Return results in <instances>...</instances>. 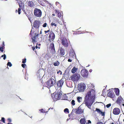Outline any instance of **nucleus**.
Instances as JSON below:
<instances>
[{"instance_id":"obj_5","label":"nucleus","mask_w":124,"mask_h":124,"mask_svg":"<svg viewBox=\"0 0 124 124\" xmlns=\"http://www.w3.org/2000/svg\"><path fill=\"white\" fill-rule=\"evenodd\" d=\"M42 12L41 10L37 8H35L34 11V15L36 17H40L42 15Z\"/></svg>"},{"instance_id":"obj_42","label":"nucleus","mask_w":124,"mask_h":124,"mask_svg":"<svg viewBox=\"0 0 124 124\" xmlns=\"http://www.w3.org/2000/svg\"><path fill=\"white\" fill-rule=\"evenodd\" d=\"M96 124H105L103 123L102 122H101V121H99V122H97Z\"/></svg>"},{"instance_id":"obj_35","label":"nucleus","mask_w":124,"mask_h":124,"mask_svg":"<svg viewBox=\"0 0 124 124\" xmlns=\"http://www.w3.org/2000/svg\"><path fill=\"white\" fill-rule=\"evenodd\" d=\"M3 56H4L3 58V59L4 60H5L6 58V55L5 54H4L3 55H2L1 56L2 57Z\"/></svg>"},{"instance_id":"obj_36","label":"nucleus","mask_w":124,"mask_h":124,"mask_svg":"<svg viewBox=\"0 0 124 124\" xmlns=\"http://www.w3.org/2000/svg\"><path fill=\"white\" fill-rule=\"evenodd\" d=\"M1 121H2L4 123H5V119L4 117H2V118Z\"/></svg>"},{"instance_id":"obj_20","label":"nucleus","mask_w":124,"mask_h":124,"mask_svg":"<svg viewBox=\"0 0 124 124\" xmlns=\"http://www.w3.org/2000/svg\"><path fill=\"white\" fill-rule=\"evenodd\" d=\"M114 93L113 92L110 91L108 94V95L109 97L110 98H113L114 97Z\"/></svg>"},{"instance_id":"obj_19","label":"nucleus","mask_w":124,"mask_h":124,"mask_svg":"<svg viewBox=\"0 0 124 124\" xmlns=\"http://www.w3.org/2000/svg\"><path fill=\"white\" fill-rule=\"evenodd\" d=\"M123 100V99L121 97H118L117 101V103L119 104L121 103V101H122Z\"/></svg>"},{"instance_id":"obj_16","label":"nucleus","mask_w":124,"mask_h":124,"mask_svg":"<svg viewBox=\"0 0 124 124\" xmlns=\"http://www.w3.org/2000/svg\"><path fill=\"white\" fill-rule=\"evenodd\" d=\"M50 47L52 53L54 54L55 53V51L54 48V44L53 43L51 44L50 45Z\"/></svg>"},{"instance_id":"obj_52","label":"nucleus","mask_w":124,"mask_h":124,"mask_svg":"<svg viewBox=\"0 0 124 124\" xmlns=\"http://www.w3.org/2000/svg\"><path fill=\"white\" fill-rule=\"evenodd\" d=\"M92 71V69H90L89 70V72H91Z\"/></svg>"},{"instance_id":"obj_17","label":"nucleus","mask_w":124,"mask_h":124,"mask_svg":"<svg viewBox=\"0 0 124 124\" xmlns=\"http://www.w3.org/2000/svg\"><path fill=\"white\" fill-rule=\"evenodd\" d=\"M60 54L61 56H62L64 55L65 54V50L62 47H61L60 48Z\"/></svg>"},{"instance_id":"obj_46","label":"nucleus","mask_w":124,"mask_h":124,"mask_svg":"<svg viewBox=\"0 0 124 124\" xmlns=\"http://www.w3.org/2000/svg\"><path fill=\"white\" fill-rule=\"evenodd\" d=\"M5 46V45L4 44V41H3L2 42V47H4V46Z\"/></svg>"},{"instance_id":"obj_49","label":"nucleus","mask_w":124,"mask_h":124,"mask_svg":"<svg viewBox=\"0 0 124 124\" xmlns=\"http://www.w3.org/2000/svg\"><path fill=\"white\" fill-rule=\"evenodd\" d=\"M68 62H71L72 61V60L70 59H68Z\"/></svg>"},{"instance_id":"obj_2","label":"nucleus","mask_w":124,"mask_h":124,"mask_svg":"<svg viewBox=\"0 0 124 124\" xmlns=\"http://www.w3.org/2000/svg\"><path fill=\"white\" fill-rule=\"evenodd\" d=\"M44 32L45 34L49 32L47 35L49 41L51 42L54 40L55 38V35L53 31H50V29H49L47 31H45Z\"/></svg>"},{"instance_id":"obj_33","label":"nucleus","mask_w":124,"mask_h":124,"mask_svg":"<svg viewBox=\"0 0 124 124\" xmlns=\"http://www.w3.org/2000/svg\"><path fill=\"white\" fill-rule=\"evenodd\" d=\"M81 99V98L80 97H78L77 98V100L79 102H80V100Z\"/></svg>"},{"instance_id":"obj_57","label":"nucleus","mask_w":124,"mask_h":124,"mask_svg":"<svg viewBox=\"0 0 124 124\" xmlns=\"http://www.w3.org/2000/svg\"><path fill=\"white\" fill-rule=\"evenodd\" d=\"M110 124H114L113 123H110Z\"/></svg>"},{"instance_id":"obj_28","label":"nucleus","mask_w":124,"mask_h":124,"mask_svg":"<svg viewBox=\"0 0 124 124\" xmlns=\"http://www.w3.org/2000/svg\"><path fill=\"white\" fill-rule=\"evenodd\" d=\"M83 111L81 109H79L77 110L76 111V113L77 114H81L83 112Z\"/></svg>"},{"instance_id":"obj_1","label":"nucleus","mask_w":124,"mask_h":124,"mask_svg":"<svg viewBox=\"0 0 124 124\" xmlns=\"http://www.w3.org/2000/svg\"><path fill=\"white\" fill-rule=\"evenodd\" d=\"M95 98V92L93 89L88 91L85 97L84 103L88 108H91V106L94 102Z\"/></svg>"},{"instance_id":"obj_41","label":"nucleus","mask_w":124,"mask_h":124,"mask_svg":"<svg viewBox=\"0 0 124 124\" xmlns=\"http://www.w3.org/2000/svg\"><path fill=\"white\" fill-rule=\"evenodd\" d=\"M21 10V9L19 8L18 9V12L19 14H20L21 13L20 11Z\"/></svg>"},{"instance_id":"obj_34","label":"nucleus","mask_w":124,"mask_h":124,"mask_svg":"<svg viewBox=\"0 0 124 124\" xmlns=\"http://www.w3.org/2000/svg\"><path fill=\"white\" fill-rule=\"evenodd\" d=\"M4 47L2 46L0 47V51H1L2 52H3V50L4 49Z\"/></svg>"},{"instance_id":"obj_50","label":"nucleus","mask_w":124,"mask_h":124,"mask_svg":"<svg viewBox=\"0 0 124 124\" xmlns=\"http://www.w3.org/2000/svg\"><path fill=\"white\" fill-rule=\"evenodd\" d=\"M8 120L9 122H10L11 121V119L10 118H8Z\"/></svg>"},{"instance_id":"obj_21","label":"nucleus","mask_w":124,"mask_h":124,"mask_svg":"<svg viewBox=\"0 0 124 124\" xmlns=\"http://www.w3.org/2000/svg\"><path fill=\"white\" fill-rule=\"evenodd\" d=\"M80 123L81 124H85L86 122L85 119V118H82L80 120Z\"/></svg>"},{"instance_id":"obj_8","label":"nucleus","mask_w":124,"mask_h":124,"mask_svg":"<svg viewBox=\"0 0 124 124\" xmlns=\"http://www.w3.org/2000/svg\"><path fill=\"white\" fill-rule=\"evenodd\" d=\"M80 73L81 75L84 77H86L88 76V71L85 69H83L82 70Z\"/></svg>"},{"instance_id":"obj_14","label":"nucleus","mask_w":124,"mask_h":124,"mask_svg":"<svg viewBox=\"0 0 124 124\" xmlns=\"http://www.w3.org/2000/svg\"><path fill=\"white\" fill-rule=\"evenodd\" d=\"M63 82L62 79L58 81L57 83V86L58 87H61L63 85Z\"/></svg>"},{"instance_id":"obj_48","label":"nucleus","mask_w":124,"mask_h":124,"mask_svg":"<svg viewBox=\"0 0 124 124\" xmlns=\"http://www.w3.org/2000/svg\"><path fill=\"white\" fill-rule=\"evenodd\" d=\"M91 122L90 120H88V122L87 123V124H89V123H91Z\"/></svg>"},{"instance_id":"obj_44","label":"nucleus","mask_w":124,"mask_h":124,"mask_svg":"<svg viewBox=\"0 0 124 124\" xmlns=\"http://www.w3.org/2000/svg\"><path fill=\"white\" fill-rule=\"evenodd\" d=\"M32 49L34 51H35V52H36V50L35 49V47H32Z\"/></svg>"},{"instance_id":"obj_29","label":"nucleus","mask_w":124,"mask_h":124,"mask_svg":"<svg viewBox=\"0 0 124 124\" xmlns=\"http://www.w3.org/2000/svg\"><path fill=\"white\" fill-rule=\"evenodd\" d=\"M39 110L40 111V112L41 113H46V112H47V111H46L45 110H44L43 109H40Z\"/></svg>"},{"instance_id":"obj_7","label":"nucleus","mask_w":124,"mask_h":124,"mask_svg":"<svg viewBox=\"0 0 124 124\" xmlns=\"http://www.w3.org/2000/svg\"><path fill=\"white\" fill-rule=\"evenodd\" d=\"M31 32L32 30H31L30 34V35H31V39H32V42L34 44V43H36L37 42L36 41V39L37 38H38V34L36 33H35L34 34V36L33 37H32V33H31Z\"/></svg>"},{"instance_id":"obj_58","label":"nucleus","mask_w":124,"mask_h":124,"mask_svg":"<svg viewBox=\"0 0 124 124\" xmlns=\"http://www.w3.org/2000/svg\"><path fill=\"white\" fill-rule=\"evenodd\" d=\"M122 85L123 86H124V83Z\"/></svg>"},{"instance_id":"obj_56","label":"nucleus","mask_w":124,"mask_h":124,"mask_svg":"<svg viewBox=\"0 0 124 124\" xmlns=\"http://www.w3.org/2000/svg\"><path fill=\"white\" fill-rule=\"evenodd\" d=\"M17 9L16 10H15V12L16 13H17Z\"/></svg>"},{"instance_id":"obj_37","label":"nucleus","mask_w":124,"mask_h":124,"mask_svg":"<svg viewBox=\"0 0 124 124\" xmlns=\"http://www.w3.org/2000/svg\"><path fill=\"white\" fill-rule=\"evenodd\" d=\"M26 58L22 59V63H24L26 62Z\"/></svg>"},{"instance_id":"obj_53","label":"nucleus","mask_w":124,"mask_h":124,"mask_svg":"<svg viewBox=\"0 0 124 124\" xmlns=\"http://www.w3.org/2000/svg\"><path fill=\"white\" fill-rule=\"evenodd\" d=\"M42 33V31H41V30L40 31V34H41Z\"/></svg>"},{"instance_id":"obj_12","label":"nucleus","mask_w":124,"mask_h":124,"mask_svg":"<svg viewBox=\"0 0 124 124\" xmlns=\"http://www.w3.org/2000/svg\"><path fill=\"white\" fill-rule=\"evenodd\" d=\"M69 58H74L75 55V53L73 50H71L70 51L69 53Z\"/></svg>"},{"instance_id":"obj_31","label":"nucleus","mask_w":124,"mask_h":124,"mask_svg":"<svg viewBox=\"0 0 124 124\" xmlns=\"http://www.w3.org/2000/svg\"><path fill=\"white\" fill-rule=\"evenodd\" d=\"M51 25L52 26H54L55 27H56L57 26V24L55 23H54L53 22L51 23Z\"/></svg>"},{"instance_id":"obj_11","label":"nucleus","mask_w":124,"mask_h":124,"mask_svg":"<svg viewBox=\"0 0 124 124\" xmlns=\"http://www.w3.org/2000/svg\"><path fill=\"white\" fill-rule=\"evenodd\" d=\"M113 112L115 115H118L120 113V110L118 108H116L113 109Z\"/></svg>"},{"instance_id":"obj_26","label":"nucleus","mask_w":124,"mask_h":124,"mask_svg":"<svg viewBox=\"0 0 124 124\" xmlns=\"http://www.w3.org/2000/svg\"><path fill=\"white\" fill-rule=\"evenodd\" d=\"M56 6H57L59 8H61V6L60 3L58 2H56Z\"/></svg>"},{"instance_id":"obj_13","label":"nucleus","mask_w":124,"mask_h":124,"mask_svg":"<svg viewBox=\"0 0 124 124\" xmlns=\"http://www.w3.org/2000/svg\"><path fill=\"white\" fill-rule=\"evenodd\" d=\"M54 101H56L58 100V95L57 93H54L51 95Z\"/></svg>"},{"instance_id":"obj_62","label":"nucleus","mask_w":124,"mask_h":124,"mask_svg":"<svg viewBox=\"0 0 124 124\" xmlns=\"http://www.w3.org/2000/svg\"><path fill=\"white\" fill-rule=\"evenodd\" d=\"M19 6L20 7V5H19Z\"/></svg>"},{"instance_id":"obj_22","label":"nucleus","mask_w":124,"mask_h":124,"mask_svg":"<svg viewBox=\"0 0 124 124\" xmlns=\"http://www.w3.org/2000/svg\"><path fill=\"white\" fill-rule=\"evenodd\" d=\"M55 13L57 15L58 17L60 18L62 16V14L59 11L55 9Z\"/></svg>"},{"instance_id":"obj_15","label":"nucleus","mask_w":124,"mask_h":124,"mask_svg":"<svg viewBox=\"0 0 124 124\" xmlns=\"http://www.w3.org/2000/svg\"><path fill=\"white\" fill-rule=\"evenodd\" d=\"M27 3L28 5L30 7H33L34 6V3L31 0H28L27 1Z\"/></svg>"},{"instance_id":"obj_38","label":"nucleus","mask_w":124,"mask_h":124,"mask_svg":"<svg viewBox=\"0 0 124 124\" xmlns=\"http://www.w3.org/2000/svg\"><path fill=\"white\" fill-rule=\"evenodd\" d=\"M7 65L9 66L10 67H11L12 66V64L10 62H8L7 63Z\"/></svg>"},{"instance_id":"obj_10","label":"nucleus","mask_w":124,"mask_h":124,"mask_svg":"<svg viewBox=\"0 0 124 124\" xmlns=\"http://www.w3.org/2000/svg\"><path fill=\"white\" fill-rule=\"evenodd\" d=\"M85 84H78V88L80 91H83L85 89Z\"/></svg>"},{"instance_id":"obj_43","label":"nucleus","mask_w":124,"mask_h":124,"mask_svg":"<svg viewBox=\"0 0 124 124\" xmlns=\"http://www.w3.org/2000/svg\"><path fill=\"white\" fill-rule=\"evenodd\" d=\"M47 24L46 23H45L42 25L44 27H45L46 26Z\"/></svg>"},{"instance_id":"obj_59","label":"nucleus","mask_w":124,"mask_h":124,"mask_svg":"<svg viewBox=\"0 0 124 124\" xmlns=\"http://www.w3.org/2000/svg\"><path fill=\"white\" fill-rule=\"evenodd\" d=\"M8 124H11V123H8Z\"/></svg>"},{"instance_id":"obj_51","label":"nucleus","mask_w":124,"mask_h":124,"mask_svg":"<svg viewBox=\"0 0 124 124\" xmlns=\"http://www.w3.org/2000/svg\"><path fill=\"white\" fill-rule=\"evenodd\" d=\"M89 33H91V35L92 36H93L94 35V33L93 32H89Z\"/></svg>"},{"instance_id":"obj_30","label":"nucleus","mask_w":124,"mask_h":124,"mask_svg":"<svg viewBox=\"0 0 124 124\" xmlns=\"http://www.w3.org/2000/svg\"><path fill=\"white\" fill-rule=\"evenodd\" d=\"M64 112L65 113H69V111L68 109L67 108H66L64 110Z\"/></svg>"},{"instance_id":"obj_39","label":"nucleus","mask_w":124,"mask_h":124,"mask_svg":"<svg viewBox=\"0 0 124 124\" xmlns=\"http://www.w3.org/2000/svg\"><path fill=\"white\" fill-rule=\"evenodd\" d=\"M37 0L39 3L40 4H41V5H42V3L43 2L42 1H41V0Z\"/></svg>"},{"instance_id":"obj_61","label":"nucleus","mask_w":124,"mask_h":124,"mask_svg":"<svg viewBox=\"0 0 124 124\" xmlns=\"http://www.w3.org/2000/svg\"><path fill=\"white\" fill-rule=\"evenodd\" d=\"M38 48H39H39H40V47H38Z\"/></svg>"},{"instance_id":"obj_4","label":"nucleus","mask_w":124,"mask_h":124,"mask_svg":"<svg viewBox=\"0 0 124 124\" xmlns=\"http://www.w3.org/2000/svg\"><path fill=\"white\" fill-rule=\"evenodd\" d=\"M61 39L62 45L65 47H68L69 45L68 40L65 37L61 38Z\"/></svg>"},{"instance_id":"obj_18","label":"nucleus","mask_w":124,"mask_h":124,"mask_svg":"<svg viewBox=\"0 0 124 124\" xmlns=\"http://www.w3.org/2000/svg\"><path fill=\"white\" fill-rule=\"evenodd\" d=\"M95 111H97L98 113H100L102 116H104L105 115V113L101 111V110L99 109L98 108H96Z\"/></svg>"},{"instance_id":"obj_55","label":"nucleus","mask_w":124,"mask_h":124,"mask_svg":"<svg viewBox=\"0 0 124 124\" xmlns=\"http://www.w3.org/2000/svg\"><path fill=\"white\" fill-rule=\"evenodd\" d=\"M52 16H55V14H53L52 15Z\"/></svg>"},{"instance_id":"obj_54","label":"nucleus","mask_w":124,"mask_h":124,"mask_svg":"<svg viewBox=\"0 0 124 124\" xmlns=\"http://www.w3.org/2000/svg\"><path fill=\"white\" fill-rule=\"evenodd\" d=\"M38 46H36V47H35V48H36V49H37L38 48Z\"/></svg>"},{"instance_id":"obj_32","label":"nucleus","mask_w":124,"mask_h":124,"mask_svg":"<svg viewBox=\"0 0 124 124\" xmlns=\"http://www.w3.org/2000/svg\"><path fill=\"white\" fill-rule=\"evenodd\" d=\"M75 101L74 100H72L71 102V104L73 106L75 105Z\"/></svg>"},{"instance_id":"obj_24","label":"nucleus","mask_w":124,"mask_h":124,"mask_svg":"<svg viewBox=\"0 0 124 124\" xmlns=\"http://www.w3.org/2000/svg\"><path fill=\"white\" fill-rule=\"evenodd\" d=\"M115 93L117 96L119 95V90L118 88H115Z\"/></svg>"},{"instance_id":"obj_23","label":"nucleus","mask_w":124,"mask_h":124,"mask_svg":"<svg viewBox=\"0 0 124 124\" xmlns=\"http://www.w3.org/2000/svg\"><path fill=\"white\" fill-rule=\"evenodd\" d=\"M78 68H76L75 67H74L73 69H72L71 72L72 73H74L75 72L78 70Z\"/></svg>"},{"instance_id":"obj_27","label":"nucleus","mask_w":124,"mask_h":124,"mask_svg":"<svg viewBox=\"0 0 124 124\" xmlns=\"http://www.w3.org/2000/svg\"><path fill=\"white\" fill-rule=\"evenodd\" d=\"M60 64L59 62L58 61H56L53 64L55 66H57Z\"/></svg>"},{"instance_id":"obj_45","label":"nucleus","mask_w":124,"mask_h":124,"mask_svg":"<svg viewBox=\"0 0 124 124\" xmlns=\"http://www.w3.org/2000/svg\"><path fill=\"white\" fill-rule=\"evenodd\" d=\"M22 66L23 68H24L25 66H26V64H22L21 65Z\"/></svg>"},{"instance_id":"obj_40","label":"nucleus","mask_w":124,"mask_h":124,"mask_svg":"<svg viewBox=\"0 0 124 124\" xmlns=\"http://www.w3.org/2000/svg\"><path fill=\"white\" fill-rule=\"evenodd\" d=\"M111 105V104L110 103L107 104L106 106L107 108H108L110 107Z\"/></svg>"},{"instance_id":"obj_6","label":"nucleus","mask_w":124,"mask_h":124,"mask_svg":"<svg viewBox=\"0 0 124 124\" xmlns=\"http://www.w3.org/2000/svg\"><path fill=\"white\" fill-rule=\"evenodd\" d=\"M80 77V74L76 73L73 74L70 77V78L73 81H77L79 79Z\"/></svg>"},{"instance_id":"obj_47","label":"nucleus","mask_w":124,"mask_h":124,"mask_svg":"<svg viewBox=\"0 0 124 124\" xmlns=\"http://www.w3.org/2000/svg\"><path fill=\"white\" fill-rule=\"evenodd\" d=\"M59 73H60V74H62V72L60 70H59V71H57V74H59Z\"/></svg>"},{"instance_id":"obj_60","label":"nucleus","mask_w":124,"mask_h":124,"mask_svg":"<svg viewBox=\"0 0 124 124\" xmlns=\"http://www.w3.org/2000/svg\"><path fill=\"white\" fill-rule=\"evenodd\" d=\"M123 121L124 122V119L123 120Z\"/></svg>"},{"instance_id":"obj_25","label":"nucleus","mask_w":124,"mask_h":124,"mask_svg":"<svg viewBox=\"0 0 124 124\" xmlns=\"http://www.w3.org/2000/svg\"><path fill=\"white\" fill-rule=\"evenodd\" d=\"M57 95H58V99H60L61 98L62 95V93L60 92H57Z\"/></svg>"},{"instance_id":"obj_3","label":"nucleus","mask_w":124,"mask_h":124,"mask_svg":"<svg viewBox=\"0 0 124 124\" xmlns=\"http://www.w3.org/2000/svg\"><path fill=\"white\" fill-rule=\"evenodd\" d=\"M46 86L48 88L54 85L56 83V80L51 78L46 82Z\"/></svg>"},{"instance_id":"obj_9","label":"nucleus","mask_w":124,"mask_h":124,"mask_svg":"<svg viewBox=\"0 0 124 124\" xmlns=\"http://www.w3.org/2000/svg\"><path fill=\"white\" fill-rule=\"evenodd\" d=\"M40 22L35 20L33 22V26L36 29H39L40 26Z\"/></svg>"}]
</instances>
